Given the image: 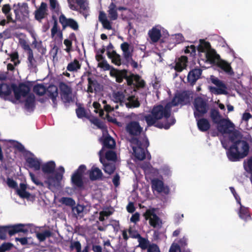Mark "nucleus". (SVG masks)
I'll list each match as a JSON object with an SVG mask.
<instances>
[{
	"mask_svg": "<svg viewBox=\"0 0 252 252\" xmlns=\"http://www.w3.org/2000/svg\"><path fill=\"white\" fill-rule=\"evenodd\" d=\"M56 167L55 163L53 161L46 162L41 165V168L43 172L44 178L53 174Z\"/></svg>",
	"mask_w": 252,
	"mask_h": 252,
	"instance_id": "obj_21",
	"label": "nucleus"
},
{
	"mask_svg": "<svg viewBox=\"0 0 252 252\" xmlns=\"http://www.w3.org/2000/svg\"><path fill=\"white\" fill-rule=\"evenodd\" d=\"M63 175L60 173L53 174L45 177L44 183L48 185V188L51 189L53 188L58 186L62 179Z\"/></svg>",
	"mask_w": 252,
	"mask_h": 252,
	"instance_id": "obj_15",
	"label": "nucleus"
},
{
	"mask_svg": "<svg viewBox=\"0 0 252 252\" xmlns=\"http://www.w3.org/2000/svg\"><path fill=\"white\" fill-rule=\"evenodd\" d=\"M152 188L154 190L158 192H163L167 194L169 192V189L167 187H165L162 181L154 179L152 181Z\"/></svg>",
	"mask_w": 252,
	"mask_h": 252,
	"instance_id": "obj_25",
	"label": "nucleus"
},
{
	"mask_svg": "<svg viewBox=\"0 0 252 252\" xmlns=\"http://www.w3.org/2000/svg\"><path fill=\"white\" fill-rule=\"evenodd\" d=\"M230 140L232 145L226 152L228 159L232 161H237L246 157L249 153V144L244 140H239L237 137H232Z\"/></svg>",
	"mask_w": 252,
	"mask_h": 252,
	"instance_id": "obj_4",
	"label": "nucleus"
},
{
	"mask_svg": "<svg viewBox=\"0 0 252 252\" xmlns=\"http://www.w3.org/2000/svg\"><path fill=\"white\" fill-rule=\"evenodd\" d=\"M107 54L109 58H110L112 62L117 65H120L121 64V61L120 56L116 53L114 51L112 52L108 51Z\"/></svg>",
	"mask_w": 252,
	"mask_h": 252,
	"instance_id": "obj_35",
	"label": "nucleus"
},
{
	"mask_svg": "<svg viewBox=\"0 0 252 252\" xmlns=\"http://www.w3.org/2000/svg\"><path fill=\"white\" fill-rule=\"evenodd\" d=\"M241 126L246 129H252V116L248 112H245L242 117Z\"/></svg>",
	"mask_w": 252,
	"mask_h": 252,
	"instance_id": "obj_23",
	"label": "nucleus"
},
{
	"mask_svg": "<svg viewBox=\"0 0 252 252\" xmlns=\"http://www.w3.org/2000/svg\"><path fill=\"white\" fill-rule=\"evenodd\" d=\"M117 8L116 5L111 3L109 7L108 10V13L109 18L111 20H115L118 18V14L117 12Z\"/></svg>",
	"mask_w": 252,
	"mask_h": 252,
	"instance_id": "obj_37",
	"label": "nucleus"
},
{
	"mask_svg": "<svg viewBox=\"0 0 252 252\" xmlns=\"http://www.w3.org/2000/svg\"><path fill=\"white\" fill-rule=\"evenodd\" d=\"M133 149V154L136 159L141 160L145 158L146 156L145 151L142 147L148 146L147 139H145L142 143L139 142L137 139H133L131 141Z\"/></svg>",
	"mask_w": 252,
	"mask_h": 252,
	"instance_id": "obj_6",
	"label": "nucleus"
},
{
	"mask_svg": "<svg viewBox=\"0 0 252 252\" xmlns=\"http://www.w3.org/2000/svg\"><path fill=\"white\" fill-rule=\"evenodd\" d=\"M99 20L102 24L104 28L107 30L112 29L111 23L108 21L106 17V14L102 11L99 12Z\"/></svg>",
	"mask_w": 252,
	"mask_h": 252,
	"instance_id": "obj_32",
	"label": "nucleus"
},
{
	"mask_svg": "<svg viewBox=\"0 0 252 252\" xmlns=\"http://www.w3.org/2000/svg\"><path fill=\"white\" fill-rule=\"evenodd\" d=\"M171 39L174 40V42L176 43H180L184 41V37L182 34L178 33L175 35H172Z\"/></svg>",
	"mask_w": 252,
	"mask_h": 252,
	"instance_id": "obj_52",
	"label": "nucleus"
},
{
	"mask_svg": "<svg viewBox=\"0 0 252 252\" xmlns=\"http://www.w3.org/2000/svg\"><path fill=\"white\" fill-rule=\"evenodd\" d=\"M7 232L6 226L0 227V239H5Z\"/></svg>",
	"mask_w": 252,
	"mask_h": 252,
	"instance_id": "obj_59",
	"label": "nucleus"
},
{
	"mask_svg": "<svg viewBox=\"0 0 252 252\" xmlns=\"http://www.w3.org/2000/svg\"><path fill=\"white\" fill-rule=\"evenodd\" d=\"M14 85V84L4 83L0 84V96L5 99L11 100L13 99L12 93Z\"/></svg>",
	"mask_w": 252,
	"mask_h": 252,
	"instance_id": "obj_14",
	"label": "nucleus"
},
{
	"mask_svg": "<svg viewBox=\"0 0 252 252\" xmlns=\"http://www.w3.org/2000/svg\"><path fill=\"white\" fill-rule=\"evenodd\" d=\"M71 249H75L76 252H80L81 251V244L79 242H72L70 245Z\"/></svg>",
	"mask_w": 252,
	"mask_h": 252,
	"instance_id": "obj_60",
	"label": "nucleus"
},
{
	"mask_svg": "<svg viewBox=\"0 0 252 252\" xmlns=\"http://www.w3.org/2000/svg\"><path fill=\"white\" fill-rule=\"evenodd\" d=\"M59 22L63 28L69 27L74 31H76L78 29L79 26L76 21L71 18L67 19L63 14H62L60 16Z\"/></svg>",
	"mask_w": 252,
	"mask_h": 252,
	"instance_id": "obj_19",
	"label": "nucleus"
},
{
	"mask_svg": "<svg viewBox=\"0 0 252 252\" xmlns=\"http://www.w3.org/2000/svg\"><path fill=\"white\" fill-rule=\"evenodd\" d=\"M202 74V70L200 68L192 69L188 73V79H199Z\"/></svg>",
	"mask_w": 252,
	"mask_h": 252,
	"instance_id": "obj_42",
	"label": "nucleus"
},
{
	"mask_svg": "<svg viewBox=\"0 0 252 252\" xmlns=\"http://www.w3.org/2000/svg\"><path fill=\"white\" fill-rule=\"evenodd\" d=\"M12 246L13 245L11 243H3L0 246V252H5L7 251H8L12 248Z\"/></svg>",
	"mask_w": 252,
	"mask_h": 252,
	"instance_id": "obj_55",
	"label": "nucleus"
},
{
	"mask_svg": "<svg viewBox=\"0 0 252 252\" xmlns=\"http://www.w3.org/2000/svg\"><path fill=\"white\" fill-rule=\"evenodd\" d=\"M60 90L61 92L62 98L64 102L72 101L74 95L72 93L71 89L65 84H60Z\"/></svg>",
	"mask_w": 252,
	"mask_h": 252,
	"instance_id": "obj_17",
	"label": "nucleus"
},
{
	"mask_svg": "<svg viewBox=\"0 0 252 252\" xmlns=\"http://www.w3.org/2000/svg\"><path fill=\"white\" fill-rule=\"evenodd\" d=\"M126 131L131 135H137L142 130V128L139 123L136 122H131L128 123L126 126Z\"/></svg>",
	"mask_w": 252,
	"mask_h": 252,
	"instance_id": "obj_20",
	"label": "nucleus"
},
{
	"mask_svg": "<svg viewBox=\"0 0 252 252\" xmlns=\"http://www.w3.org/2000/svg\"><path fill=\"white\" fill-rule=\"evenodd\" d=\"M27 162L29 166L35 170H38L41 166V160L34 155H32L27 158Z\"/></svg>",
	"mask_w": 252,
	"mask_h": 252,
	"instance_id": "obj_24",
	"label": "nucleus"
},
{
	"mask_svg": "<svg viewBox=\"0 0 252 252\" xmlns=\"http://www.w3.org/2000/svg\"><path fill=\"white\" fill-rule=\"evenodd\" d=\"M51 37L55 39L62 40L63 39L62 32L58 29L56 22H54V26L51 29Z\"/></svg>",
	"mask_w": 252,
	"mask_h": 252,
	"instance_id": "obj_36",
	"label": "nucleus"
},
{
	"mask_svg": "<svg viewBox=\"0 0 252 252\" xmlns=\"http://www.w3.org/2000/svg\"><path fill=\"white\" fill-rule=\"evenodd\" d=\"M15 240L20 242L22 245L32 244L33 243L32 240L31 238H16Z\"/></svg>",
	"mask_w": 252,
	"mask_h": 252,
	"instance_id": "obj_50",
	"label": "nucleus"
},
{
	"mask_svg": "<svg viewBox=\"0 0 252 252\" xmlns=\"http://www.w3.org/2000/svg\"><path fill=\"white\" fill-rule=\"evenodd\" d=\"M86 171V167L84 165H80L74 172L71 176L72 184L77 187H82L84 184V176Z\"/></svg>",
	"mask_w": 252,
	"mask_h": 252,
	"instance_id": "obj_10",
	"label": "nucleus"
},
{
	"mask_svg": "<svg viewBox=\"0 0 252 252\" xmlns=\"http://www.w3.org/2000/svg\"><path fill=\"white\" fill-rule=\"evenodd\" d=\"M31 34L33 39L32 42V45L42 54L45 53L46 49L43 46L42 42L40 40H37L36 39L37 35L34 32H31Z\"/></svg>",
	"mask_w": 252,
	"mask_h": 252,
	"instance_id": "obj_28",
	"label": "nucleus"
},
{
	"mask_svg": "<svg viewBox=\"0 0 252 252\" xmlns=\"http://www.w3.org/2000/svg\"><path fill=\"white\" fill-rule=\"evenodd\" d=\"M194 106V115L196 119L203 115L207 111L206 103L201 98L198 97L195 100Z\"/></svg>",
	"mask_w": 252,
	"mask_h": 252,
	"instance_id": "obj_13",
	"label": "nucleus"
},
{
	"mask_svg": "<svg viewBox=\"0 0 252 252\" xmlns=\"http://www.w3.org/2000/svg\"><path fill=\"white\" fill-rule=\"evenodd\" d=\"M186 54H190L192 56H194L196 53V48L194 45H191L188 46L185 50Z\"/></svg>",
	"mask_w": 252,
	"mask_h": 252,
	"instance_id": "obj_54",
	"label": "nucleus"
},
{
	"mask_svg": "<svg viewBox=\"0 0 252 252\" xmlns=\"http://www.w3.org/2000/svg\"><path fill=\"white\" fill-rule=\"evenodd\" d=\"M50 97L52 99L54 103H56L57 97L58 96V89L56 86L51 85L47 88V93Z\"/></svg>",
	"mask_w": 252,
	"mask_h": 252,
	"instance_id": "obj_34",
	"label": "nucleus"
},
{
	"mask_svg": "<svg viewBox=\"0 0 252 252\" xmlns=\"http://www.w3.org/2000/svg\"><path fill=\"white\" fill-rule=\"evenodd\" d=\"M188 59L186 56H182L178 58L176 61L175 65V69L177 71H181L186 68Z\"/></svg>",
	"mask_w": 252,
	"mask_h": 252,
	"instance_id": "obj_29",
	"label": "nucleus"
},
{
	"mask_svg": "<svg viewBox=\"0 0 252 252\" xmlns=\"http://www.w3.org/2000/svg\"><path fill=\"white\" fill-rule=\"evenodd\" d=\"M231 192L233 194L237 202L240 205V211L239 213V216L243 219L247 220L250 218V216L248 213L247 211L245 209L244 207H242L240 204V198L239 196H238L236 192H235L234 189L233 188L231 187L230 188Z\"/></svg>",
	"mask_w": 252,
	"mask_h": 252,
	"instance_id": "obj_26",
	"label": "nucleus"
},
{
	"mask_svg": "<svg viewBox=\"0 0 252 252\" xmlns=\"http://www.w3.org/2000/svg\"><path fill=\"white\" fill-rule=\"evenodd\" d=\"M63 43L66 46L64 49L67 53H69L72 50V42L71 40L66 39L64 40Z\"/></svg>",
	"mask_w": 252,
	"mask_h": 252,
	"instance_id": "obj_57",
	"label": "nucleus"
},
{
	"mask_svg": "<svg viewBox=\"0 0 252 252\" xmlns=\"http://www.w3.org/2000/svg\"><path fill=\"white\" fill-rule=\"evenodd\" d=\"M125 105L128 108H134L138 107L140 105L139 102L138 101L137 98L134 96H130L126 97V100L125 103Z\"/></svg>",
	"mask_w": 252,
	"mask_h": 252,
	"instance_id": "obj_31",
	"label": "nucleus"
},
{
	"mask_svg": "<svg viewBox=\"0 0 252 252\" xmlns=\"http://www.w3.org/2000/svg\"><path fill=\"white\" fill-rule=\"evenodd\" d=\"M98 66L104 70H109L110 75L112 77H115L116 79H129L126 70H119L111 68L105 61L102 60L99 62Z\"/></svg>",
	"mask_w": 252,
	"mask_h": 252,
	"instance_id": "obj_7",
	"label": "nucleus"
},
{
	"mask_svg": "<svg viewBox=\"0 0 252 252\" xmlns=\"http://www.w3.org/2000/svg\"><path fill=\"white\" fill-rule=\"evenodd\" d=\"M94 123L102 130L103 136L105 137L104 139V145L107 146L108 148H113L115 145V141L112 137L107 136V130L104 125L97 119H94Z\"/></svg>",
	"mask_w": 252,
	"mask_h": 252,
	"instance_id": "obj_11",
	"label": "nucleus"
},
{
	"mask_svg": "<svg viewBox=\"0 0 252 252\" xmlns=\"http://www.w3.org/2000/svg\"><path fill=\"white\" fill-rule=\"evenodd\" d=\"M13 10L16 18L18 20H23L28 17L29 10L28 4L25 2L17 3L13 5Z\"/></svg>",
	"mask_w": 252,
	"mask_h": 252,
	"instance_id": "obj_9",
	"label": "nucleus"
},
{
	"mask_svg": "<svg viewBox=\"0 0 252 252\" xmlns=\"http://www.w3.org/2000/svg\"><path fill=\"white\" fill-rule=\"evenodd\" d=\"M153 209H148L144 214V217L147 220H149L150 224L154 227L159 228L161 226L162 222L155 213Z\"/></svg>",
	"mask_w": 252,
	"mask_h": 252,
	"instance_id": "obj_12",
	"label": "nucleus"
},
{
	"mask_svg": "<svg viewBox=\"0 0 252 252\" xmlns=\"http://www.w3.org/2000/svg\"><path fill=\"white\" fill-rule=\"evenodd\" d=\"M189 97L184 93L181 95H176L172 102L167 104L164 107L158 105L153 107L150 114L145 117L148 126L155 125L159 128L168 129L175 123V119L170 116V108L179 104H184L188 101Z\"/></svg>",
	"mask_w": 252,
	"mask_h": 252,
	"instance_id": "obj_1",
	"label": "nucleus"
},
{
	"mask_svg": "<svg viewBox=\"0 0 252 252\" xmlns=\"http://www.w3.org/2000/svg\"><path fill=\"white\" fill-rule=\"evenodd\" d=\"M33 92L38 95L42 96L47 93L46 87L42 84H38L34 86Z\"/></svg>",
	"mask_w": 252,
	"mask_h": 252,
	"instance_id": "obj_39",
	"label": "nucleus"
},
{
	"mask_svg": "<svg viewBox=\"0 0 252 252\" xmlns=\"http://www.w3.org/2000/svg\"><path fill=\"white\" fill-rule=\"evenodd\" d=\"M13 92L15 98L25 105L28 110H32L35 106V96L31 92L29 85L26 83L14 84Z\"/></svg>",
	"mask_w": 252,
	"mask_h": 252,
	"instance_id": "obj_3",
	"label": "nucleus"
},
{
	"mask_svg": "<svg viewBox=\"0 0 252 252\" xmlns=\"http://www.w3.org/2000/svg\"><path fill=\"white\" fill-rule=\"evenodd\" d=\"M199 57L202 61L210 64H216L225 72L231 74L232 68L230 64L224 60H220V56L212 49L210 43L203 39L199 40L197 47Z\"/></svg>",
	"mask_w": 252,
	"mask_h": 252,
	"instance_id": "obj_2",
	"label": "nucleus"
},
{
	"mask_svg": "<svg viewBox=\"0 0 252 252\" xmlns=\"http://www.w3.org/2000/svg\"><path fill=\"white\" fill-rule=\"evenodd\" d=\"M51 235V232L49 230H45L42 232L36 233V236L40 241H43Z\"/></svg>",
	"mask_w": 252,
	"mask_h": 252,
	"instance_id": "obj_49",
	"label": "nucleus"
},
{
	"mask_svg": "<svg viewBox=\"0 0 252 252\" xmlns=\"http://www.w3.org/2000/svg\"><path fill=\"white\" fill-rule=\"evenodd\" d=\"M179 245L175 243H174L169 250V252H181Z\"/></svg>",
	"mask_w": 252,
	"mask_h": 252,
	"instance_id": "obj_64",
	"label": "nucleus"
},
{
	"mask_svg": "<svg viewBox=\"0 0 252 252\" xmlns=\"http://www.w3.org/2000/svg\"><path fill=\"white\" fill-rule=\"evenodd\" d=\"M113 210L112 209H106L99 213V220L100 221H103L106 218L112 215Z\"/></svg>",
	"mask_w": 252,
	"mask_h": 252,
	"instance_id": "obj_45",
	"label": "nucleus"
},
{
	"mask_svg": "<svg viewBox=\"0 0 252 252\" xmlns=\"http://www.w3.org/2000/svg\"><path fill=\"white\" fill-rule=\"evenodd\" d=\"M106 158L109 160H115L116 159V155L113 151H109L106 154Z\"/></svg>",
	"mask_w": 252,
	"mask_h": 252,
	"instance_id": "obj_58",
	"label": "nucleus"
},
{
	"mask_svg": "<svg viewBox=\"0 0 252 252\" xmlns=\"http://www.w3.org/2000/svg\"><path fill=\"white\" fill-rule=\"evenodd\" d=\"M80 67L81 64L77 60H74L73 62L68 63L67 69L68 71H74L80 69Z\"/></svg>",
	"mask_w": 252,
	"mask_h": 252,
	"instance_id": "obj_44",
	"label": "nucleus"
},
{
	"mask_svg": "<svg viewBox=\"0 0 252 252\" xmlns=\"http://www.w3.org/2000/svg\"><path fill=\"white\" fill-rule=\"evenodd\" d=\"M84 207L81 205H77L72 208V213L75 216L82 217L83 215Z\"/></svg>",
	"mask_w": 252,
	"mask_h": 252,
	"instance_id": "obj_46",
	"label": "nucleus"
},
{
	"mask_svg": "<svg viewBox=\"0 0 252 252\" xmlns=\"http://www.w3.org/2000/svg\"><path fill=\"white\" fill-rule=\"evenodd\" d=\"M27 185L24 183H21L19 187L16 188L17 193L22 198H28L30 194L27 191Z\"/></svg>",
	"mask_w": 252,
	"mask_h": 252,
	"instance_id": "obj_33",
	"label": "nucleus"
},
{
	"mask_svg": "<svg viewBox=\"0 0 252 252\" xmlns=\"http://www.w3.org/2000/svg\"><path fill=\"white\" fill-rule=\"evenodd\" d=\"M89 173L90 179L93 181L100 179L102 176L101 170L94 166L89 170Z\"/></svg>",
	"mask_w": 252,
	"mask_h": 252,
	"instance_id": "obj_30",
	"label": "nucleus"
},
{
	"mask_svg": "<svg viewBox=\"0 0 252 252\" xmlns=\"http://www.w3.org/2000/svg\"><path fill=\"white\" fill-rule=\"evenodd\" d=\"M47 15V4L42 2L40 7L35 11V17L37 20L44 18Z\"/></svg>",
	"mask_w": 252,
	"mask_h": 252,
	"instance_id": "obj_27",
	"label": "nucleus"
},
{
	"mask_svg": "<svg viewBox=\"0 0 252 252\" xmlns=\"http://www.w3.org/2000/svg\"><path fill=\"white\" fill-rule=\"evenodd\" d=\"M67 2L71 10L77 11L79 9L80 12L87 17L89 9L87 0H67Z\"/></svg>",
	"mask_w": 252,
	"mask_h": 252,
	"instance_id": "obj_8",
	"label": "nucleus"
},
{
	"mask_svg": "<svg viewBox=\"0 0 252 252\" xmlns=\"http://www.w3.org/2000/svg\"><path fill=\"white\" fill-rule=\"evenodd\" d=\"M28 62L29 66L35 71L37 64L36 61L33 58V52H31L30 54L28 55Z\"/></svg>",
	"mask_w": 252,
	"mask_h": 252,
	"instance_id": "obj_47",
	"label": "nucleus"
},
{
	"mask_svg": "<svg viewBox=\"0 0 252 252\" xmlns=\"http://www.w3.org/2000/svg\"><path fill=\"white\" fill-rule=\"evenodd\" d=\"M62 202L67 205L72 206L75 204L74 201L70 198L64 197L62 199Z\"/></svg>",
	"mask_w": 252,
	"mask_h": 252,
	"instance_id": "obj_63",
	"label": "nucleus"
},
{
	"mask_svg": "<svg viewBox=\"0 0 252 252\" xmlns=\"http://www.w3.org/2000/svg\"><path fill=\"white\" fill-rule=\"evenodd\" d=\"M30 176L32 181L37 186H44V183L41 182L33 173L30 172Z\"/></svg>",
	"mask_w": 252,
	"mask_h": 252,
	"instance_id": "obj_53",
	"label": "nucleus"
},
{
	"mask_svg": "<svg viewBox=\"0 0 252 252\" xmlns=\"http://www.w3.org/2000/svg\"><path fill=\"white\" fill-rule=\"evenodd\" d=\"M102 151H100L99 152L100 155H101L102 154ZM100 161L103 164V165H104L103 169H104V171L106 173H107L109 174H111L114 172V171L115 169V166L113 164H104L103 162L102 158L101 156H100Z\"/></svg>",
	"mask_w": 252,
	"mask_h": 252,
	"instance_id": "obj_43",
	"label": "nucleus"
},
{
	"mask_svg": "<svg viewBox=\"0 0 252 252\" xmlns=\"http://www.w3.org/2000/svg\"><path fill=\"white\" fill-rule=\"evenodd\" d=\"M121 48L123 52V56L126 61H128L131 59V54L129 50V45L124 42L121 45Z\"/></svg>",
	"mask_w": 252,
	"mask_h": 252,
	"instance_id": "obj_40",
	"label": "nucleus"
},
{
	"mask_svg": "<svg viewBox=\"0 0 252 252\" xmlns=\"http://www.w3.org/2000/svg\"><path fill=\"white\" fill-rule=\"evenodd\" d=\"M213 83L215 87H209L210 92L215 94H226V87L220 80H213Z\"/></svg>",
	"mask_w": 252,
	"mask_h": 252,
	"instance_id": "obj_18",
	"label": "nucleus"
},
{
	"mask_svg": "<svg viewBox=\"0 0 252 252\" xmlns=\"http://www.w3.org/2000/svg\"><path fill=\"white\" fill-rule=\"evenodd\" d=\"M244 167L246 171L252 174V156L244 161Z\"/></svg>",
	"mask_w": 252,
	"mask_h": 252,
	"instance_id": "obj_48",
	"label": "nucleus"
},
{
	"mask_svg": "<svg viewBox=\"0 0 252 252\" xmlns=\"http://www.w3.org/2000/svg\"><path fill=\"white\" fill-rule=\"evenodd\" d=\"M164 29L160 25H156L148 31V35L153 42H157L160 38L161 32H164Z\"/></svg>",
	"mask_w": 252,
	"mask_h": 252,
	"instance_id": "obj_16",
	"label": "nucleus"
},
{
	"mask_svg": "<svg viewBox=\"0 0 252 252\" xmlns=\"http://www.w3.org/2000/svg\"><path fill=\"white\" fill-rule=\"evenodd\" d=\"M18 57L17 53L15 52L10 55L11 61L15 65H16L19 63Z\"/></svg>",
	"mask_w": 252,
	"mask_h": 252,
	"instance_id": "obj_62",
	"label": "nucleus"
},
{
	"mask_svg": "<svg viewBox=\"0 0 252 252\" xmlns=\"http://www.w3.org/2000/svg\"><path fill=\"white\" fill-rule=\"evenodd\" d=\"M100 88V86L98 84L96 80H89L88 92L93 93L94 91H98Z\"/></svg>",
	"mask_w": 252,
	"mask_h": 252,
	"instance_id": "obj_41",
	"label": "nucleus"
},
{
	"mask_svg": "<svg viewBox=\"0 0 252 252\" xmlns=\"http://www.w3.org/2000/svg\"><path fill=\"white\" fill-rule=\"evenodd\" d=\"M14 227L16 229V232L17 233H19V232L26 233L28 231V229L26 228L27 225H26V224L20 223V224L14 225Z\"/></svg>",
	"mask_w": 252,
	"mask_h": 252,
	"instance_id": "obj_51",
	"label": "nucleus"
},
{
	"mask_svg": "<svg viewBox=\"0 0 252 252\" xmlns=\"http://www.w3.org/2000/svg\"><path fill=\"white\" fill-rule=\"evenodd\" d=\"M197 126L199 130L205 131L209 129L210 125L207 119L202 118L197 120Z\"/></svg>",
	"mask_w": 252,
	"mask_h": 252,
	"instance_id": "obj_38",
	"label": "nucleus"
},
{
	"mask_svg": "<svg viewBox=\"0 0 252 252\" xmlns=\"http://www.w3.org/2000/svg\"><path fill=\"white\" fill-rule=\"evenodd\" d=\"M76 112L77 115L79 118H83L86 116L85 111L83 108L79 107L77 109H76Z\"/></svg>",
	"mask_w": 252,
	"mask_h": 252,
	"instance_id": "obj_61",
	"label": "nucleus"
},
{
	"mask_svg": "<svg viewBox=\"0 0 252 252\" xmlns=\"http://www.w3.org/2000/svg\"><path fill=\"white\" fill-rule=\"evenodd\" d=\"M213 121L217 124V129L222 134H229L234 129V125L229 119H221L217 110H213L211 112Z\"/></svg>",
	"mask_w": 252,
	"mask_h": 252,
	"instance_id": "obj_5",
	"label": "nucleus"
},
{
	"mask_svg": "<svg viewBox=\"0 0 252 252\" xmlns=\"http://www.w3.org/2000/svg\"><path fill=\"white\" fill-rule=\"evenodd\" d=\"M93 106L94 108V112L96 113L99 112V116L100 117H102L104 114V112L101 109H99V107L100 106V104L96 102H94L93 103Z\"/></svg>",
	"mask_w": 252,
	"mask_h": 252,
	"instance_id": "obj_56",
	"label": "nucleus"
},
{
	"mask_svg": "<svg viewBox=\"0 0 252 252\" xmlns=\"http://www.w3.org/2000/svg\"><path fill=\"white\" fill-rule=\"evenodd\" d=\"M127 94L126 91H117L113 93L112 99L116 103L120 102L121 104H125Z\"/></svg>",
	"mask_w": 252,
	"mask_h": 252,
	"instance_id": "obj_22",
	"label": "nucleus"
}]
</instances>
